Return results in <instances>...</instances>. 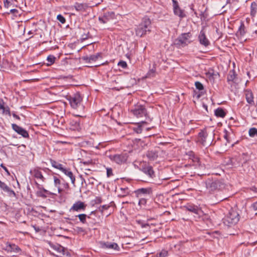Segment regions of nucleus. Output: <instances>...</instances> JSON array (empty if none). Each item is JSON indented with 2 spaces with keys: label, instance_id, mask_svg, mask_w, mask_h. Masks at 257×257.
<instances>
[{
  "label": "nucleus",
  "instance_id": "nucleus-63",
  "mask_svg": "<svg viewBox=\"0 0 257 257\" xmlns=\"http://www.w3.org/2000/svg\"><path fill=\"white\" fill-rule=\"evenodd\" d=\"M65 187H68V184H66V185H65Z\"/></svg>",
  "mask_w": 257,
  "mask_h": 257
},
{
  "label": "nucleus",
  "instance_id": "nucleus-10",
  "mask_svg": "<svg viewBox=\"0 0 257 257\" xmlns=\"http://www.w3.org/2000/svg\"><path fill=\"white\" fill-rule=\"evenodd\" d=\"M173 2V12L176 16H178L181 19L185 18L186 15L184 10L179 7L177 0H172Z\"/></svg>",
  "mask_w": 257,
  "mask_h": 257
},
{
  "label": "nucleus",
  "instance_id": "nucleus-19",
  "mask_svg": "<svg viewBox=\"0 0 257 257\" xmlns=\"http://www.w3.org/2000/svg\"><path fill=\"white\" fill-rule=\"evenodd\" d=\"M11 67V64L6 57L4 55L1 57L0 55V70L8 69Z\"/></svg>",
  "mask_w": 257,
  "mask_h": 257
},
{
  "label": "nucleus",
  "instance_id": "nucleus-34",
  "mask_svg": "<svg viewBox=\"0 0 257 257\" xmlns=\"http://www.w3.org/2000/svg\"><path fill=\"white\" fill-rule=\"evenodd\" d=\"M120 193L118 195L119 197H124L130 194V191L127 187L120 188Z\"/></svg>",
  "mask_w": 257,
  "mask_h": 257
},
{
  "label": "nucleus",
  "instance_id": "nucleus-36",
  "mask_svg": "<svg viewBox=\"0 0 257 257\" xmlns=\"http://www.w3.org/2000/svg\"><path fill=\"white\" fill-rule=\"evenodd\" d=\"M155 64L153 65L152 69H150L146 74V78H152L156 76V67Z\"/></svg>",
  "mask_w": 257,
  "mask_h": 257
},
{
  "label": "nucleus",
  "instance_id": "nucleus-49",
  "mask_svg": "<svg viewBox=\"0 0 257 257\" xmlns=\"http://www.w3.org/2000/svg\"><path fill=\"white\" fill-rule=\"evenodd\" d=\"M109 207L110 206L109 205H103L102 206H100L98 208V210L99 211L102 212L103 210L108 209Z\"/></svg>",
  "mask_w": 257,
  "mask_h": 257
},
{
  "label": "nucleus",
  "instance_id": "nucleus-57",
  "mask_svg": "<svg viewBox=\"0 0 257 257\" xmlns=\"http://www.w3.org/2000/svg\"><path fill=\"white\" fill-rule=\"evenodd\" d=\"M57 187V189H58V193H61V192L62 191V189H61L60 188V186H59V187Z\"/></svg>",
  "mask_w": 257,
  "mask_h": 257
},
{
  "label": "nucleus",
  "instance_id": "nucleus-45",
  "mask_svg": "<svg viewBox=\"0 0 257 257\" xmlns=\"http://www.w3.org/2000/svg\"><path fill=\"white\" fill-rule=\"evenodd\" d=\"M57 19L62 24H64L66 22L65 18L61 14L57 16Z\"/></svg>",
  "mask_w": 257,
  "mask_h": 257
},
{
  "label": "nucleus",
  "instance_id": "nucleus-48",
  "mask_svg": "<svg viewBox=\"0 0 257 257\" xmlns=\"http://www.w3.org/2000/svg\"><path fill=\"white\" fill-rule=\"evenodd\" d=\"M98 20L102 24H105L109 21L107 18L105 17L104 16L102 17H99L98 18Z\"/></svg>",
  "mask_w": 257,
  "mask_h": 257
},
{
  "label": "nucleus",
  "instance_id": "nucleus-27",
  "mask_svg": "<svg viewBox=\"0 0 257 257\" xmlns=\"http://www.w3.org/2000/svg\"><path fill=\"white\" fill-rule=\"evenodd\" d=\"M237 74H236L234 70L232 69L229 71L228 74L227 75V80L228 82L231 81L234 83H236L237 82Z\"/></svg>",
  "mask_w": 257,
  "mask_h": 257
},
{
  "label": "nucleus",
  "instance_id": "nucleus-56",
  "mask_svg": "<svg viewBox=\"0 0 257 257\" xmlns=\"http://www.w3.org/2000/svg\"><path fill=\"white\" fill-rule=\"evenodd\" d=\"M13 116L14 117H15V118H16V119H17L18 120L20 119V117L18 115L15 114V113H13Z\"/></svg>",
  "mask_w": 257,
  "mask_h": 257
},
{
  "label": "nucleus",
  "instance_id": "nucleus-52",
  "mask_svg": "<svg viewBox=\"0 0 257 257\" xmlns=\"http://www.w3.org/2000/svg\"><path fill=\"white\" fill-rule=\"evenodd\" d=\"M10 13L14 14L15 16H17L18 15H19V10L17 9H11L10 10Z\"/></svg>",
  "mask_w": 257,
  "mask_h": 257
},
{
  "label": "nucleus",
  "instance_id": "nucleus-40",
  "mask_svg": "<svg viewBox=\"0 0 257 257\" xmlns=\"http://www.w3.org/2000/svg\"><path fill=\"white\" fill-rule=\"evenodd\" d=\"M114 13L113 12H106L104 14L103 16L107 18L108 20H110V19H112L114 17Z\"/></svg>",
  "mask_w": 257,
  "mask_h": 257
},
{
  "label": "nucleus",
  "instance_id": "nucleus-51",
  "mask_svg": "<svg viewBox=\"0 0 257 257\" xmlns=\"http://www.w3.org/2000/svg\"><path fill=\"white\" fill-rule=\"evenodd\" d=\"M106 174L108 177H109L113 175L112 170L111 168H107Z\"/></svg>",
  "mask_w": 257,
  "mask_h": 257
},
{
  "label": "nucleus",
  "instance_id": "nucleus-44",
  "mask_svg": "<svg viewBox=\"0 0 257 257\" xmlns=\"http://www.w3.org/2000/svg\"><path fill=\"white\" fill-rule=\"evenodd\" d=\"M139 205L140 206L145 205L147 203V199L146 197L139 198Z\"/></svg>",
  "mask_w": 257,
  "mask_h": 257
},
{
  "label": "nucleus",
  "instance_id": "nucleus-41",
  "mask_svg": "<svg viewBox=\"0 0 257 257\" xmlns=\"http://www.w3.org/2000/svg\"><path fill=\"white\" fill-rule=\"evenodd\" d=\"M248 134L250 137H254L257 136V128L255 127H252L249 129Z\"/></svg>",
  "mask_w": 257,
  "mask_h": 257
},
{
  "label": "nucleus",
  "instance_id": "nucleus-9",
  "mask_svg": "<svg viewBox=\"0 0 257 257\" xmlns=\"http://www.w3.org/2000/svg\"><path fill=\"white\" fill-rule=\"evenodd\" d=\"M191 34L190 33L182 34L177 40L178 43L177 44L184 47L190 43L191 41L189 39L191 37Z\"/></svg>",
  "mask_w": 257,
  "mask_h": 257
},
{
  "label": "nucleus",
  "instance_id": "nucleus-31",
  "mask_svg": "<svg viewBox=\"0 0 257 257\" xmlns=\"http://www.w3.org/2000/svg\"><path fill=\"white\" fill-rule=\"evenodd\" d=\"M73 7L77 11L83 12L87 8V5L84 4L75 3L73 6Z\"/></svg>",
  "mask_w": 257,
  "mask_h": 257
},
{
  "label": "nucleus",
  "instance_id": "nucleus-53",
  "mask_svg": "<svg viewBox=\"0 0 257 257\" xmlns=\"http://www.w3.org/2000/svg\"><path fill=\"white\" fill-rule=\"evenodd\" d=\"M251 207L253 208V209L255 211H257V201L253 203L251 205Z\"/></svg>",
  "mask_w": 257,
  "mask_h": 257
},
{
  "label": "nucleus",
  "instance_id": "nucleus-11",
  "mask_svg": "<svg viewBox=\"0 0 257 257\" xmlns=\"http://www.w3.org/2000/svg\"><path fill=\"white\" fill-rule=\"evenodd\" d=\"M134 192L138 198L147 197L152 193V189L150 188H142L137 189Z\"/></svg>",
  "mask_w": 257,
  "mask_h": 257
},
{
  "label": "nucleus",
  "instance_id": "nucleus-47",
  "mask_svg": "<svg viewBox=\"0 0 257 257\" xmlns=\"http://www.w3.org/2000/svg\"><path fill=\"white\" fill-rule=\"evenodd\" d=\"M53 178H54V185H55V187L60 186V184H61L60 180L59 179H58L56 176H54Z\"/></svg>",
  "mask_w": 257,
  "mask_h": 257
},
{
  "label": "nucleus",
  "instance_id": "nucleus-16",
  "mask_svg": "<svg viewBox=\"0 0 257 257\" xmlns=\"http://www.w3.org/2000/svg\"><path fill=\"white\" fill-rule=\"evenodd\" d=\"M0 188L5 192L7 193L10 197H16V194L5 183L0 180Z\"/></svg>",
  "mask_w": 257,
  "mask_h": 257
},
{
  "label": "nucleus",
  "instance_id": "nucleus-62",
  "mask_svg": "<svg viewBox=\"0 0 257 257\" xmlns=\"http://www.w3.org/2000/svg\"><path fill=\"white\" fill-rule=\"evenodd\" d=\"M89 180H95L93 177L90 178Z\"/></svg>",
  "mask_w": 257,
  "mask_h": 257
},
{
  "label": "nucleus",
  "instance_id": "nucleus-21",
  "mask_svg": "<svg viewBox=\"0 0 257 257\" xmlns=\"http://www.w3.org/2000/svg\"><path fill=\"white\" fill-rule=\"evenodd\" d=\"M101 246L103 248L112 249L115 250H118L119 247L116 243L109 242H101Z\"/></svg>",
  "mask_w": 257,
  "mask_h": 257
},
{
  "label": "nucleus",
  "instance_id": "nucleus-61",
  "mask_svg": "<svg viewBox=\"0 0 257 257\" xmlns=\"http://www.w3.org/2000/svg\"><path fill=\"white\" fill-rule=\"evenodd\" d=\"M5 7H8V4L5 3Z\"/></svg>",
  "mask_w": 257,
  "mask_h": 257
},
{
  "label": "nucleus",
  "instance_id": "nucleus-22",
  "mask_svg": "<svg viewBox=\"0 0 257 257\" xmlns=\"http://www.w3.org/2000/svg\"><path fill=\"white\" fill-rule=\"evenodd\" d=\"M6 250L14 253H19L21 250L18 245L8 242L6 243Z\"/></svg>",
  "mask_w": 257,
  "mask_h": 257
},
{
  "label": "nucleus",
  "instance_id": "nucleus-3",
  "mask_svg": "<svg viewBox=\"0 0 257 257\" xmlns=\"http://www.w3.org/2000/svg\"><path fill=\"white\" fill-rule=\"evenodd\" d=\"M67 100L69 101L71 106L74 109H77L82 105V97L79 93L68 96Z\"/></svg>",
  "mask_w": 257,
  "mask_h": 257
},
{
  "label": "nucleus",
  "instance_id": "nucleus-29",
  "mask_svg": "<svg viewBox=\"0 0 257 257\" xmlns=\"http://www.w3.org/2000/svg\"><path fill=\"white\" fill-rule=\"evenodd\" d=\"M144 121H142L138 123L135 126L133 127V130L137 134H141L143 130L142 124L146 123Z\"/></svg>",
  "mask_w": 257,
  "mask_h": 257
},
{
  "label": "nucleus",
  "instance_id": "nucleus-20",
  "mask_svg": "<svg viewBox=\"0 0 257 257\" xmlns=\"http://www.w3.org/2000/svg\"><path fill=\"white\" fill-rule=\"evenodd\" d=\"M101 57V54L100 53H97L94 55H90L89 56H86L82 57V59L85 61L86 63H91L92 62H95L99 58Z\"/></svg>",
  "mask_w": 257,
  "mask_h": 257
},
{
  "label": "nucleus",
  "instance_id": "nucleus-18",
  "mask_svg": "<svg viewBox=\"0 0 257 257\" xmlns=\"http://www.w3.org/2000/svg\"><path fill=\"white\" fill-rule=\"evenodd\" d=\"M86 205L81 201H78L73 204V206L70 208V210L79 211L81 210H84L86 208Z\"/></svg>",
  "mask_w": 257,
  "mask_h": 257
},
{
  "label": "nucleus",
  "instance_id": "nucleus-46",
  "mask_svg": "<svg viewBox=\"0 0 257 257\" xmlns=\"http://www.w3.org/2000/svg\"><path fill=\"white\" fill-rule=\"evenodd\" d=\"M2 111H3V114H8L9 116L11 115V112H10V108L9 107V106H7V107L4 106V108L2 109Z\"/></svg>",
  "mask_w": 257,
  "mask_h": 257
},
{
  "label": "nucleus",
  "instance_id": "nucleus-15",
  "mask_svg": "<svg viewBox=\"0 0 257 257\" xmlns=\"http://www.w3.org/2000/svg\"><path fill=\"white\" fill-rule=\"evenodd\" d=\"M51 248L57 251L58 252L61 253L63 255L68 256H70V253L66 250V249L62 246L59 244H52L50 243Z\"/></svg>",
  "mask_w": 257,
  "mask_h": 257
},
{
  "label": "nucleus",
  "instance_id": "nucleus-17",
  "mask_svg": "<svg viewBox=\"0 0 257 257\" xmlns=\"http://www.w3.org/2000/svg\"><path fill=\"white\" fill-rule=\"evenodd\" d=\"M146 155L149 161H154L158 157V151L156 149H150L146 152Z\"/></svg>",
  "mask_w": 257,
  "mask_h": 257
},
{
  "label": "nucleus",
  "instance_id": "nucleus-33",
  "mask_svg": "<svg viewBox=\"0 0 257 257\" xmlns=\"http://www.w3.org/2000/svg\"><path fill=\"white\" fill-rule=\"evenodd\" d=\"M214 113L215 115L217 117H220L222 118H223L226 115L225 112L221 108H218L216 109H215Z\"/></svg>",
  "mask_w": 257,
  "mask_h": 257
},
{
  "label": "nucleus",
  "instance_id": "nucleus-7",
  "mask_svg": "<svg viewBox=\"0 0 257 257\" xmlns=\"http://www.w3.org/2000/svg\"><path fill=\"white\" fill-rule=\"evenodd\" d=\"M211 141L212 138H208L207 132L204 131L199 132L196 139V142L203 146H209Z\"/></svg>",
  "mask_w": 257,
  "mask_h": 257
},
{
  "label": "nucleus",
  "instance_id": "nucleus-14",
  "mask_svg": "<svg viewBox=\"0 0 257 257\" xmlns=\"http://www.w3.org/2000/svg\"><path fill=\"white\" fill-rule=\"evenodd\" d=\"M30 174L34 176L36 179L38 180L41 183L45 181V178L42 175V172L38 168H34L30 171Z\"/></svg>",
  "mask_w": 257,
  "mask_h": 257
},
{
  "label": "nucleus",
  "instance_id": "nucleus-39",
  "mask_svg": "<svg viewBox=\"0 0 257 257\" xmlns=\"http://www.w3.org/2000/svg\"><path fill=\"white\" fill-rule=\"evenodd\" d=\"M76 217H78L79 220L80 222H81L82 223H86V218H90L89 216H87L85 214H80L76 216Z\"/></svg>",
  "mask_w": 257,
  "mask_h": 257
},
{
  "label": "nucleus",
  "instance_id": "nucleus-35",
  "mask_svg": "<svg viewBox=\"0 0 257 257\" xmlns=\"http://www.w3.org/2000/svg\"><path fill=\"white\" fill-rule=\"evenodd\" d=\"M246 32L244 23L241 22L238 28L237 33L241 36H243Z\"/></svg>",
  "mask_w": 257,
  "mask_h": 257
},
{
  "label": "nucleus",
  "instance_id": "nucleus-24",
  "mask_svg": "<svg viewBox=\"0 0 257 257\" xmlns=\"http://www.w3.org/2000/svg\"><path fill=\"white\" fill-rule=\"evenodd\" d=\"M245 99L248 103L249 104H254V97L252 91L250 89L245 90Z\"/></svg>",
  "mask_w": 257,
  "mask_h": 257
},
{
  "label": "nucleus",
  "instance_id": "nucleus-32",
  "mask_svg": "<svg viewBox=\"0 0 257 257\" xmlns=\"http://www.w3.org/2000/svg\"><path fill=\"white\" fill-rule=\"evenodd\" d=\"M257 13V4L255 2H252L250 6V16L252 18L255 17Z\"/></svg>",
  "mask_w": 257,
  "mask_h": 257
},
{
  "label": "nucleus",
  "instance_id": "nucleus-6",
  "mask_svg": "<svg viewBox=\"0 0 257 257\" xmlns=\"http://www.w3.org/2000/svg\"><path fill=\"white\" fill-rule=\"evenodd\" d=\"M109 159L117 164H122L125 163L128 158V155L126 153H121L120 154H112L109 156Z\"/></svg>",
  "mask_w": 257,
  "mask_h": 257
},
{
  "label": "nucleus",
  "instance_id": "nucleus-58",
  "mask_svg": "<svg viewBox=\"0 0 257 257\" xmlns=\"http://www.w3.org/2000/svg\"><path fill=\"white\" fill-rule=\"evenodd\" d=\"M87 38V36L86 35H84L82 36L83 39H86Z\"/></svg>",
  "mask_w": 257,
  "mask_h": 257
},
{
  "label": "nucleus",
  "instance_id": "nucleus-64",
  "mask_svg": "<svg viewBox=\"0 0 257 257\" xmlns=\"http://www.w3.org/2000/svg\"><path fill=\"white\" fill-rule=\"evenodd\" d=\"M94 212V211H92V212H91V214H93Z\"/></svg>",
  "mask_w": 257,
  "mask_h": 257
},
{
  "label": "nucleus",
  "instance_id": "nucleus-59",
  "mask_svg": "<svg viewBox=\"0 0 257 257\" xmlns=\"http://www.w3.org/2000/svg\"><path fill=\"white\" fill-rule=\"evenodd\" d=\"M224 138L227 140V141H228V140H227V135L226 134L224 135Z\"/></svg>",
  "mask_w": 257,
  "mask_h": 257
},
{
  "label": "nucleus",
  "instance_id": "nucleus-23",
  "mask_svg": "<svg viewBox=\"0 0 257 257\" xmlns=\"http://www.w3.org/2000/svg\"><path fill=\"white\" fill-rule=\"evenodd\" d=\"M141 171L151 178L155 176L153 168L150 166H146L143 167L141 169Z\"/></svg>",
  "mask_w": 257,
  "mask_h": 257
},
{
  "label": "nucleus",
  "instance_id": "nucleus-38",
  "mask_svg": "<svg viewBox=\"0 0 257 257\" xmlns=\"http://www.w3.org/2000/svg\"><path fill=\"white\" fill-rule=\"evenodd\" d=\"M56 60V57L53 55H49L47 58V61L48 63L47 65L48 66H50L55 63Z\"/></svg>",
  "mask_w": 257,
  "mask_h": 257
},
{
  "label": "nucleus",
  "instance_id": "nucleus-60",
  "mask_svg": "<svg viewBox=\"0 0 257 257\" xmlns=\"http://www.w3.org/2000/svg\"><path fill=\"white\" fill-rule=\"evenodd\" d=\"M194 161L198 162V159L197 158H195Z\"/></svg>",
  "mask_w": 257,
  "mask_h": 257
},
{
  "label": "nucleus",
  "instance_id": "nucleus-43",
  "mask_svg": "<svg viewBox=\"0 0 257 257\" xmlns=\"http://www.w3.org/2000/svg\"><path fill=\"white\" fill-rule=\"evenodd\" d=\"M101 202L102 199L100 197H96L92 201V205L100 204Z\"/></svg>",
  "mask_w": 257,
  "mask_h": 257
},
{
  "label": "nucleus",
  "instance_id": "nucleus-25",
  "mask_svg": "<svg viewBox=\"0 0 257 257\" xmlns=\"http://www.w3.org/2000/svg\"><path fill=\"white\" fill-rule=\"evenodd\" d=\"M185 207L188 211L196 214H198L199 212L200 211V208L197 206L193 204H188Z\"/></svg>",
  "mask_w": 257,
  "mask_h": 257
},
{
  "label": "nucleus",
  "instance_id": "nucleus-55",
  "mask_svg": "<svg viewBox=\"0 0 257 257\" xmlns=\"http://www.w3.org/2000/svg\"><path fill=\"white\" fill-rule=\"evenodd\" d=\"M1 167L4 169V170L8 173V174L10 175V173L8 170V169L4 166L3 164L1 165Z\"/></svg>",
  "mask_w": 257,
  "mask_h": 257
},
{
  "label": "nucleus",
  "instance_id": "nucleus-5",
  "mask_svg": "<svg viewBox=\"0 0 257 257\" xmlns=\"http://www.w3.org/2000/svg\"><path fill=\"white\" fill-rule=\"evenodd\" d=\"M206 187L209 192H213L216 190H220L224 187V184L218 180H208L206 182Z\"/></svg>",
  "mask_w": 257,
  "mask_h": 257
},
{
  "label": "nucleus",
  "instance_id": "nucleus-30",
  "mask_svg": "<svg viewBox=\"0 0 257 257\" xmlns=\"http://www.w3.org/2000/svg\"><path fill=\"white\" fill-rule=\"evenodd\" d=\"M50 162L51 165L52 166V167L57 169H58L62 171L64 169V168L63 167L62 164L56 162V161H55L54 160L50 159Z\"/></svg>",
  "mask_w": 257,
  "mask_h": 257
},
{
  "label": "nucleus",
  "instance_id": "nucleus-13",
  "mask_svg": "<svg viewBox=\"0 0 257 257\" xmlns=\"http://www.w3.org/2000/svg\"><path fill=\"white\" fill-rule=\"evenodd\" d=\"M12 127L14 131H15L19 135L22 136L23 138H28L29 137L28 132L22 127L15 123H13L12 124Z\"/></svg>",
  "mask_w": 257,
  "mask_h": 257
},
{
  "label": "nucleus",
  "instance_id": "nucleus-37",
  "mask_svg": "<svg viewBox=\"0 0 257 257\" xmlns=\"http://www.w3.org/2000/svg\"><path fill=\"white\" fill-rule=\"evenodd\" d=\"M249 160V157L246 153H242L239 156V162L242 164L246 163Z\"/></svg>",
  "mask_w": 257,
  "mask_h": 257
},
{
  "label": "nucleus",
  "instance_id": "nucleus-1",
  "mask_svg": "<svg viewBox=\"0 0 257 257\" xmlns=\"http://www.w3.org/2000/svg\"><path fill=\"white\" fill-rule=\"evenodd\" d=\"M151 29V22L149 18H144L142 22L135 28L136 34L137 36L142 37L150 32Z\"/></svg>",
  "mask_w": 257,
  "mask_h": 257
},
{
  "label": "nucleus",
  "instance_id": "nucleus-12",
  "mask_svg": "<svg viewBox=\"0 0 257 257\" xmlns=\"http://www.w3.org/2000/svg\"><path fill=\"white\" fill-rule=\"evenodd\" d=\"M198 39L200 44L205 47L208 46L210 44V41L205 35L204 28H202L200 31Z\"/></svg>",
  "mask_w": 257,
  "mask_h": 257
},
{
  "label": "nucleus",
  "instance_id": "nucleus-8",
  "mask_svg": "<svg viewBox=\"0 0 257 257\" xmlns=\"http://www.w3.org/2000/svg\"><path fill=\"white\" fill-rule=\"evenodd\" d=\"M35 184L36 186L38 191L36 192V195L38 197H42L43 198H46L49 195H56V194L53 192H51L48 190L45 189L42 185L39 184L37 181H35Z\"/></svg>",
  "mask_w": 257,
  "mask_h": 257
},
{
  "label": "nucleus",
  "instance_id": "nucleus-2",
  "mask_svg": "<svg viewBox=\"0 0 257 257\" xmlns=\"http://www.w3.org/2000/svg\"><path fill=\"white\" fill-rule=\"evenodd\" d=\"M239 220V215L237 211L231 209L223 219V223L227 226L235 225Z\"/></svg>",
  "mask_w": 257,
  "mask_h": 257
},
{
  "label": "nucleus",
  "instance_id": "nucleus-28",
  "mask_svg": "<svg viewBox=\"0 0 257 257\" xmlns=\"http://www.w3.org/2000/svg\"><path fill=\"white\" fill-rule=\"evenodd\" d=\"M62 172L64 174H65L66 176L70 178L72 184H73L74 186H75V178L73 173L70 170V169H66V168H64L62 171Z\"/></svg>",
  "mask_w": 257,
  "mask_h": 257
},
{
  "label": "nucleus",
  "instance_id": "nucleus-50",
  "mask_svg": "<svg viewBox=\"0 0 257 257\" xmlns=\"http://www.w3.org/2000/svg\"><path fill=\"white\" fill-rule=\"evenodd\" d=\"M118 65L122 68H125L127 67V64L126 62L124 61H120L118 63Z\"/></svg>",
  "mask_w": 257,
  "mask_h": 257
},
{
  "label": "nucleus",
  "instance_id": "nucleus-4",
  "mask_svg": "<svg viewBox=\"0 0 257 257\" xmlns=\"http://www.w3.org/2000/svg\"><path fill=\"white\" fill-rule=\"evenodd\" d=\"M131 111L133 114L138 118L147 117L148 116L147 111L143 105L137 104L135 105Z\"/></svg>",
  "mask_w": 257,
  "mask_h": 257
},
{
  "label": "nucleus",
  "instance_id": "nucleus-42",
  "mask_svg": "<svg viewBox=\"0 0 257 257\" xmlns=\"http://www.w3.org/2000/svg\"><path fill=\"white\" fill-rule=\"evenodd\" d=\"M168 251L166 250H162L159 253L157 254L156 257H167Z\"/></svg>",
  "mask_w": 257,
  "mask_h": 257
},
{
  "label": "nucleus",
  "instance_id": "nucleus-26",
  "mask_svg": "<svg viewBox=\"0 0 257 257\" xmlns=\"http://www.w3.org/2000/svg\"><path fill=\"white\" fill-rule=\"evenodd\" d=\"M195 86L196 89H197L198 90L200 91L199 94H198L197 95V98H199L201 97V96L204 95L205 92V91L204 90V86H203V84L199 81L195 82Z\"/></svg>",
  "mask_w": 257,
  "mask_h": 257
},
{
  "label": "nucleus",
  "instance_id": "nucleus-54",
  "mask_svg": "<svg viewBox=\"0 0 257 257\" xmlns=\"http://www.w3.org/2000/svg\"><path fill=\"white\" fill-rule=\"evenodd\" d=\"M4 102L3 100H0V110H2L4 108Z\"/></svg>",
  "mask_w": 257,
  "mask_h": 257
}]
</instances>
